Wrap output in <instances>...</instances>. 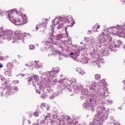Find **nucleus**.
Instances as JSON below:
<instances>
[{
    "label": "nucleus",
    "mask_w": 125,
    "mask_h": 125,
    "mask_svg": "<svg viewBox=\"0 0 125 125\" xmlns=\"http://www.w3.org/2000/svg\"><path fill=\"white\" fill-rule=\"evenodd\" d=\"M111 28L106 30H104L101 34H100L97 38L98 41L97 45L99 47H102V45H106L113 52H116L120 48V45L122 44V41L118 40L117 45L112 41V37L110 35L107 34L108 31H110Z\"/></svg>",
    "instance_id": "2"
},
{
    "label": "nucleus",
    "mask_w": 125,
    "mask_h": 125,
    "mask_svg": "<svg viewBox=\"0 0 125 125\" xmlns=\"http://www.w3.org/2000/svg\"><path fill=\"white\" fill-rule=\"evenodd\" d=\"M29 49H31V50L35 49V46L34 45H29Z\"/></svg>",
    "instance_id": "42"
},
{
    "label": "nucleus",
    "mask_w": 125,
    "mask_h": 125,
    "mask_svg": "<svg viewBox=\"0 0 125 125\" xmlns=\"http://www.w3.org/2000/svg\"><path fill=\"white\" fill-rule=\"evenodd\" d=\"M99 42H98L97 43ZM97 43H96V46H93V48H94L93 50V51H91L90 53V54L91 56V57H92L93 58H95V57H97L98 56L97 55V49H98V47H99V46H98V45H97Z\"/></svg>",
    "instance_id": "14"
},
{
    "label": "nucleus",
    "mask_w": 125,
    "mask_h": 125,
    "mask_svg": "<svg viewBox=\"0 0 125 125\" xmlns=\"http://www.w3.org/2000/svg\"><path fill=\"white\" fill-rule=\"evenodd\" d=\"M8 12L6 11V12H4V13L1 12V11L0 10V15H1V16H3L4 14H7V15L8 16Z\"/></svg>",
    "instance_id": "40"
},
{
    "label": "nucleus",
    "mask_w": 125,
    "mask_h": 125,
    "mask_svg": "<svg viewBox=\"0 0 125 125\" xmlns=\"http://www.w3.org/2000/svg\"><path fill=\"white\" fill-rule=\"evenodd\" d=\"M84 40L85 41V42H90V41H91V39L88 38V37H85L84 38Z\"/></svg>",
    "instance_id": "39"
},
{
    "label": "nucleus",
    "mask_w": 125,
    "mask_h": 125,
    "mask_svg": "<svg viewBox=\"0 0 125 125\" xmlns=\"http://www.w3.org/2000/svg\"><path fill=\"white\" fill-rule=\"evenodd\" d=\"M74 53H73V52H71V53H70V56H71V57L72 58H73V57H74Z\"/></svg>",
    "instance_id": "45"
},
{
    "label": "nucleus",
    "mask_w": 125,
    "mask_h": 125,
    "mask_svg": "<svg viewBox=\"0 0 125 125\" xmlns=\"http://www.w3.org/2000/svg\"><path fill=\"white\" fill-rule=\"evenodd\" d=\"M1 81H4V78H3V76H1Z\"/></svg>",
    "instance_id": "48"
},
{
    "label": "nucleus",
    "mask_w": 125,
    "mask_h": 125,
    "mask_svg": "<svg viewBox=\"0 0 125 125\" xmlns=\"http://www.w3.org/2000/svg\"><path fill=\"white\" fill-rule=\"evenodd\" d=\"M67 81H68L66 82V83H65L66 84L65 87H66L67 90H68L70 92H71V91H73V90H74L75 88L71 89V85H70V84H68V83L70 82L71 83H77V79H76L75 78H72L70 81L68 80Z\"/></svg>",
    "instance_id": "12"
},
{
    "label": "nucleus",
    "mask_w": 125,
    "mask_h": 125,
    "mask_svg": "<svg viewBox=\"0 0 125 125\" xmlns=\"http://www.w3.org/2000/svg\"><path fill=\"white\" fill-rule=\"evenodd\" d=\"M41 76V79L42 80V83L41 85L42 86V89H43V92L44 93H48L49 90L47 86H50V84H52V81L49 78H48V73H42Z\"/></svg>",
    "instance_id": "6"
},
{
    "label": "nucleus",
    "mask_w": 125,
    "mask_h": 125,
    "mask_svg": "<svg viewBox=\"0 0 125 125\" xmlns=\"http://www.w3.org/2000/svg\"><path fill=\"white\" fill-rule=\"evenodd\" d=\"M39 77L38 75H34L33 76L30 77L28 78V83L30 84V83L32 82V85L36 87L35 90L37 93L41 94V92H43L42 85H40L38 83L39 82Z\"/></svg>",
    "instance_id": "8"
},
{
    "label": "nucleus",
    "mask_w": 125,
    "mask_h": 125,
    "mask_svg": "<svg viewBox=\"0 0 125 125\" xmlns=\"http://www.w3.org/2000/svg\"><path fill=\"white\" fill-rule=\"evenodd\" d=\"M100 78H101V76L100 74H96L95 75V80H100Z\"/></svg>",
    "instance_id": "37"
},
{
    "label": "nucleus",
    "mask_w": 125,
    "mask_h": 125,
    "mask_svg": "<svg viewBox=\"0 0 125 125\" xmlns=\"http://www.w3.org/2000/svg\"><path fill=\"white\" fill-rule=\"evenodd\" d=\"M47 117H48V116H46L45 118H44V120H46V118H47Z\"/></svg>",
    "instance_id": "61"
},
{
    "label": "nucleus",
    "mask_w": 125,
    "mask_h": 125,
    "mask_svg": "<svg viewBox=\"0 0 125 125\" xmlns=\"http://www.w3.org/2000/svg\"><path fill=\"white\" fill-rule=\"evenodd\" d=\"M39 110L43 113V111H49L50 107L49 106L45 105V104L42 103L41 104V108Z\"/></svg>",
    "instance_id": "17"
},
{
    "label": "nucleus",
    "mask_w": 125,
    "mask_h": 125,
    "mask_svg": "<svg viewBox=\"0 0 125 125\" xmlns=\"http://www.w3.org/2000/svg\"><path fill=\"white\" fill-rule=\"evenodd\" d=\"M67 20H68V17H58L57 18H56L54 20L52 21L53 22H56L57 21V24H59L61 22H64V23H67Z\"/></svg>",
    "instance_id": "13"
},
{
    "label": "nucleus",
    "mask_w": 125,
    "mask_h": 125,
    "mask_svg": "<svg viewBox=\"0 0 125 125\" xmlns=\"http://www.w3.org/2000/svg\"><path fill=\"white\" fill-rule=\"evenodd\" d=\"M41 98H42V99H45V98H47L48 95L46 94H43L41 95Z\"/></svg>",
    "instance_id": "35"
},
{
    "label": "nucleus",
    "mask_w": 125,
    "mask_h": 125,
    "mask_svg": "<svg viewBox=\"0 0 125 125\" xmlns=\"http://www.w3.org/2000/svg\"><path fill=\"white\" fill-rule=\"evenodd\" d=\"M122 2H125V0H121Z\"/></svg>",
    "instance_id": "57"
},
{
    "label": "nucleus",
    "mask_w": 125,
    "mask_h": 125,
    "mask_svg": "<svg viewBox=\"0 0 125 125\" xmlns=\"http://www.w3.org/2000/svg\"><path fill=\"white\" fill-rule=\"evenodd\" d=\"M45 123L44 120H41L40 122L41 125H43Z\"/></svg>",
    "instance_id": "44"
},
{
    "label": "nucleus",
    "mask_w": 125,
    "mask_h": 125,
    "mask_svg": "<svg viewBox=\"0 0 125 125\" xmlns=\"http://www.w3.org/2000/svg\"><path fill=\"white\" fill-rule=\"evenodd\" d=\"M67 23H71L72 25L75 24V20H74L71 16H67Z\"/></svg>",
    "instance_id": "25"
},
{
    "label": "nucleus",
    "mask_w": 125,
    "mask_h": 125,
    "mask_svg": "<svg viewBox=\"0 0 125 125\" xmlns=\"http://www.w3.org/2000/svg\"><path fill=\"white\" fill-rule=\"evenodd\" d=\"M123 101H124V103H125V97H124V98H123Z\"/></svg>",
    "instance_id": "56"
},
{
    "label": "nucleus",
    "mask_w": 125,
    "mask_h": 125,
    "mask_svg": "<svg viewBox=\"0 0 125 125\" xmlns=\"http://www.w3.org/2000/svg\"><path fill=\"white\" fill-rule=\"evenodd\" d=\"M0 60H3V57L0 56Z\"/></svg>",
    "instance_id": "50"
},
{
    "label": "nucleus",
    "mask_w": 125,
    "mask_h": 125,
    "mask_svg": "<svg viewBox=\"0 0 125 125\" xmlns=\"http://www.w3.org/2000/svg\"><path fill=\"white\" fill-rule=\"evenodd\" d=\"M66 37H68V35L65 34H60L58 35H57L56 37H54L55 40H56L57 41V42H55V44H59V43H60V42H61V39H63V38H66Z\"/></svg>",
    "instance_id": "15"
},
{
    "label": "nucleus",
    "mask_w": 125,
    "mask_h": 125,
    "mask_svg": "<svg viewBox=\"0 0 125 125\" xmlns=\"http://www.w3.org/2000/svg\"><path fill=\"white\" fill-rule=\"evenodd\" d=\"M114 125H120V124H117V123H114Z\"/></svg>",
    "instance_id": "59"
},
{
    "label": "nucleus",
    "mask_w": 125,
    "mask_h": 125,
    "mask_svg": "<svg viewBox=\"0 0 125 125\" xmlns=\"http://www.w3.org/2000/svg\"><path fill=\"white\" fill-rule=\"evenodd\" d=\"M12 11L11 12L10 15H11V17H13V11H15L16 12H19V13H20V15H25L24 14H23V11H24V10L22 9L21 8H20V10H17L16 9L14 10H11Z\"/></svg>",
    "instance_id": "21"
},
{
    "label": "nucleus",
    "mask_w": 125,
    "mask_h": 125,
    "mask_svg": "<svg viewBox=\"0 0 125 125\" xmlns=\"http://www.w3.org/2000/svg\"><path fill=\"white\" fill-rule=\"evenodd\" d=\"M113 123H115V120L112 117H110L108 118V125H112V124H113Z\"/></svg>",
    "instance_id": "30"
},
{
    "label": "nucleus",
    "mask_w": 125,
    "mask_h": 125,
    "mask_svg": "<svg viewBox=\"0 0 125 125\" xmlns=\"http://www.w3.org/2000/svg\"><path fill=\"white\" fill-rule=\"evenodd\" d=\"M66 120L67 122H68V121H69V120H70V116H66Z\"/></svg>",
    "instance_id": "46"
},
{
    "label": "nucleus",
    "mask_w": 125,
    "mask_h": 125,
    "mask_svg": "<svg viewBox=\"0 0 125 125\" xmlns=\"http://www.w3.org/2000/svg\"><path fill=\"white\" fill-rule=\"evenodd\" d=\"M76 71L78 72L79 74L80 75H81V76H83V75L85 74V72H84V71H83V69H82L81 68L76 69Z\"/></svg>",
    "instance_id": "27"
},
{
    "label": "nucleus",
    "mask_w": 125,
    "mask_h": 125,
    "mask_svg": "<svg viewBox=\"0 0 125 125\" xmlns=\"http://www.w3.org/2000/svg\"><path fill=\"white\" fill-rule=\"evenodd\" d=\"M91 32H92L91 30L88 31L87 32L88 34L89 35L90 34H91Z\"/></svg>",
    "instance_id": "47"
},
{
    "label": "nucleus",
    "mask_w": 125,
    "mask_h": 125,
    "mask_svg": "<svg viewBox=\"0 0 125 125\" xmlns=\"http://www.w3.org/2000/svg\"><path fill=\"white\" fill-rule=\"evenodd\" d=\"M25 65L27 66V68H29L30 67V66L29 65H28V64H27V63H25Z\"/></svg>",
    "instance_id": "52"
},
{
    "label": "nucleus",
    "mask_w": 125,
    "mask_h": 125,
    "mask_svg": "<svg viewBox=\"0 0 125 125\" xmlns=\"http://www.w3.org/2000/svg\"><path fill=\"white\" fill-rule=\"evenodd\" d=\"M67 42H70V39H68V40H67Z\"/></svg>",
    "instance_id": "63"
},
{
    "label": "nucleus",
    "mask_w": 125,
    "mask_h": 125,
    "mask_svg": "<svg viewBox=\"0 0 125 125\" xmlns=\"http://www.w3.org/2000/svg\"><path fill=\"white\" fill-rule=\"evenodd\" d=\"M53 71L55 72V74H58V73H59V71H60V68L59 67H57L55 68Z\"/></svg>",
    "instance_id": "34"
},
{
    "label": "nucleus",
    "mask_w": 125,
    "mask_h": 125,
    "mask_svg": "<svg viewBox=\"0 0 125 125\" xmlns=\"http://www.w3.org/2000/svg\"><path fill=\"white\" fill-rule=\"evenodd\" d=\"M119 109H120V110H122V107L121 106L119 107Z\"/></svg>",
    "instance_id": "62"
},
{
    "label": "nucleus",
    "mask_w": 125,
    "mask_h": 125,
    "mask_svg": "<svg viewBox=\"0 0 125 125\" xmlns=\"http://www.w3.org/2000/svg\"><path fill=\"white\" fill-rule=\"evenodd\" d=\"M79 62H82V63H88V59L87 57H85V55H83L81 56V58L78 60Z\"/></svg>",
    "instance_id": "18"
},
{
    "label": "nucleus",
    "mask_w": 125,
    "mask_h": 125,
    "mask_svg": "<svg viewBox=\"0 0 125 125\" xmlns=\"http://www.w3.org/2000/svg\"><path fill=\"white\" fill-rule=\"evenodd\" d=\"M123 48L124 49H125V44L123 45Z\"/></svg>",
    "instance_id": "58"
},
{
    "label": "nucleus",
    "mask_w": 125,
    "mask_h": 125,
    "mask_svg": "<svg viewBox=\"0 0 125 125\" xmlns=\"http://www.w3.org/2000/svg\"><path fill=\"white\" fill-rule=\"evenodd\" d=\"M18 90H19V89L17 86L9 87L7 91L6 89H5L2 92L1 94L6 97L9 96L10 94H13V93H15V91H18Z\"/></svg>",
    "instance_id": "10"
},
{
    "label": "nucleus",
    "mask_w": 125,
    "mask_h": 125,
    "mask_svg": "<svg viewBox=\"0 0 125 125\" xmlns=\"http://www.w3.org/2000/svg\"><path fill=\"white\" fill-rule=\"evenodd\" d=\"M107 48H103L102 49V51H101V53H102V54H103L104 55V53H105V51H106Z\"/></svg>",
    "instance_id": "41"
},
{
    "label": "nucleus",
    "mask_w": 125,
    "mask_h": 125,
    "mask_svg": "<svg viewBox=\"0 0 125 125\" xmlns=\"http://www.w3.org/2000/svg\"><path fill=\"white\" fill-rule=\"evenodd\" d=\"M69 81L67 79H61L58 81V80L55 79L53 80V82H52V84H50V86H47L48 90L49 91L48 92H50L51 90L49 89V87H50L51 85H54V84H58V83H61L59 86H58L57 88V90L59 91V94H61L62 93V90L65 89L66 88V83H68Z\"/></svg>",
    "instance_id": "9"
},
{
    "label": "nucleus",
    "mask_w": 125,
    "mask_h": 125,
    "mask_svg": "<svg viewBox=\"0 0 125 125\" xmlns=\"http://www.w3.org/2000/svg\"><path fill=\"white\" fill-rule=\"evenodd\" d=\"M13 68V65L11 63H9L7 64V70L6 71L7 73H8V74H10L11 72V70H12Z\"/></svg>",
    "instance_id": "26"
},
{
    "label": "nucleus",
    "mask_w": 125,
    "mask_h": 125,
    "mask_svg": "<svg viewBox=\"0 0 125 125\" xmlns=\"http://www.w3.org/2000/svg\"><path fill=\"white\" fill-rule=\"evenodd\" d=\"M24 37H26V34L21 32L20 30L15 31L13 34L12 30H3V29L0 28V43L2 42L3 40L5 39L8 41L13 40L12 42L17 41L24 42Z\"/></svg>",
    "instance_id": "3"
},
{
    "label": "nucleus",
    "mask_w": 125,
    "mask_h": 125,
    "mask_svg": "<svg viewBox=\"0 0 125 125\" xmlns=\"http://www.w3.org/2000/svg\"><path fill=\"white\" fill-rule=\"evenodd\" d=\"M103 46H106V47H107V48L106 49L104 55H105V56H108V55L110 54V52L113 51L111 50V49L109 48L107 45H103Z\"/></svg>",
    "instance_id": "24"
},
{
    "label": "nucleus",
    "mask_w": 125,
    "mask_h": 125,
    "mask_svg": "<svg viewBox=\"0 0 125 125\" xmlns=\"http://www.w3.org/2000/svg\"><path fill=\"white\" fill-rule=\"evenodd\" d=\"M12 10L8 11V17L9 20L15 25H24L28 22L27 20V17L26 15H18L17 19L13 18V17H11V12Z\"/></svg>",
    "instance_id": "5"
},
{
    "label": "nucleus",
    "mask_w": 125,
    "mask_h": 125,
    "mask_svg": "<svg viewBox=\"0 0 125 125\" xmlns=\"http://www.w3.org/2000/svg\"><path fill=\"white\" fill-rule=\"evenodd\" d=\"M34 66L35 68H36L37 69H41L43 67V65H42V63L39 62V61H34Z\"/></svg>",
    "instance_id": "19"
},
{
    "label": "nucleus",
    "mask_w": 125,
    "mask_h": 125,
    "mask_svg": "<svg viewBox=\"0 0 125 125\" xmlns=\"http://www.w3.org/2000/svg\"><path fill=\"white\" fill-rule=\"evenodd\" d=\"M27 122H28V125H30L31 124V121H30V120H28Z\"/></svg>",
    "instance_id": "55"
},
{
    "label": "nucleus",
    "mask_w": 125,
    "mask_h": 125,
    "mask_svg": "<svg viewBox=\"0 0 125 125\" xmlns=\"http://www.w3.org/2000/svg\"><path fill=\"white\" fill-rule=\"evenodd\" d=\"M55 25H50L51 28H52L51 29H50L49 30V34H50V36H53L54 34V29L53 28H54Z\"/></svg>",
    "instance_id": "28"
},
{
    "label": "nucleus",
    "mask_w": 125,
    "mask_h": 125,
    "mask_svg": "<svg viewBox=\"0 0 125 125\" xmlns=\"http://www.w3.org/2000/svg\"><path fill=\"white\" fill-rule=\"evenodd\" d=\"M13 83H14V84H17L18 83H19V81H18V80H16V81H13Z\"/></svg>",
    "instance_id": "43"
},
{
    "label": "nucleus",
    "mask_w": 125,
    "mask_h": 125,
    "mask_svg": "<svg viewBox=\"0 0 125 125\" xmlns=\"http://www.w3.org/2000/svg\"><path fill=\"white\" fill-rule=\"evenodd\" d=\"M48 77L49 78L50 80L53 79V78H55L56 77V73H55V71L53 70H52L51 71H48Z\"/></svg>",
    "instance_id": "20"
},
{
    "label": "nucleus",
    "mask_w": 125,
    "mask_h": 125,
    "mask_svg": "<svg viewBox=\"0 0 125 125\" xmlns=\"http://www.w3.org/2000/svg\"><path fill=\"white\" fill-rule=\"evenodd\" d=\"M99 63H103V61H102V59H99L97 60V61L95 62V63H96V64H97V65H99Z\"/></svg>",
    "instance_id": "36"
},
{
    "label": "nucleus",
    "mask_w": 125,
    "mask_h": 125,
    "mask_svg": "<svg viewBox=\"0 0 125 125\" xmlns=\"http://www.w3.org/2000/svg\"><path fill=\"white\" fill-rule=\"evenodd\" d=\"M109 29H111L106 32V34L109 35L111 33L113 35H117L122 38H125L124 24L122 25L118 24L117 26L111 27L104 30H109Z\"/></svg>",
    "instance_id": "7"
},
{
    "label": "nucleus",
    "mask_w": 125,
    "mask_h": 125,
    "mask_svg": "<svg viewBox=\"0 0 125 125\" xmlns=\"http://www.w3.org/2000/svg\"><path fill=\"white\" fill-rule=\"evenodd\" d=\"M97 114L95 115V121L90 125H102L105 120L107 119V116L109 114V109L104 106H98L96 110Z\"/></svg>",
    "instance_id": "4"
},
{
    "label": "nucleus",
    "mask_w": 125,
    "mask_h": 125,
    "mask_svg": "<svg viewBox=\"0 0 125 125\" xmlns=\"http://www.w3.org/2000/svg\"><path fill=\"white\" fill-rule=\"evenodd\" d=\"M86 88H83V85L80 83H76L74 85V92L75 93H79L81 90L82 95L80 99L83 100L86 97L87 92H92L93 94L94 91L99 87L97 92L98 97L93 96L89 98L88 100L85 101V103L83 104V108L91 110L92 112L94 110V104L97 101H99L101 99H104L106 96L105 93L108 92V88L107 83L104 79L101 80L100 82L97 83L95 81L89 82L86 85ZM87 88V89H86Z\"/></svg>",
    "instance_id": "1"
},
{
    "label": "nucleus",
    "mask_w": 125,
    "mask_h": 125,
    "mask_svg": "<svg viewBox=\"0 0 125 125\" xmlns=\"http://www.w3.org/2000/svg\"><path fill=\"white\" fill-rule=\"evenodd\" d=\"M68 27H70V25H67L65 27V31H67V28H68Z\"/></svg>",
    "instance_id": "53"
},
{
    "label": "nucleus",
    "mask_w": 125,
    "mask_h": 125,
    "mask_svg": "<svg viewBox=\"0 0 125 125\" xmlns=\"http://www.w3.org/2000/svg\"><path fill=\"white\" fill-rule=\"evenodd\" d=\"M62 43H59V44L60 47L61 48L62 50H66V49H67V45L66 44V43H65V42H63V41H62Z\"/></svg>",
    "instance_id": "22"
},
{
    "label": "nucleus",
    "mask_w": 125,
    "mask_h": 125,
    "mask_svg": "<svg viewBox=\"0 0 125 125\" xmlns=\"http://www.w3.org/2000/svg\"><path fill=\"white\" fill-rule=\"evenodd\" d=\"M106 102L107 104H109V105H111V104H113V100L111 99H108L106 100Z\"/></svg>",
    "instance_id": "38"
},
{
    "label": "nucleus",
    "mask_w": 125,
    "mask_h": 125,
    "mask_svg": "<svg viewBox=\"0 0 125 125\" xmlns=\"http://www.w3.org/2000/svg\"><path fill=\"white\" fill-rule=\"evenodd\" d=\"M32 125H40V124L39 123H34Z\"/></svg>",
    "instance_id": "49"
},
{
    "label": "nucleus",
    "mask_w": 125,
    "mask_h": 125,
    "mask_svg": "<svg viewBox=\"0 0 125 125\" xmlns=\"http://www.w3.org/2000/svg\"><path fill=\"white\" fill-rule=\"evenodd\" d=\"M81 44H83V42H81Z\"/></svg>",
    "instance_id": "64"
},
{
    "label": "nucleus",
    "mask_w": 125,
    "mask_h": 125,
    "mask_svg": "<svg viewBox=\"0 0 125 125\" xmlns=\"http://www.w3.org/2000/svg\"><path fill=\"white\" fill-rule=\"evenodd\" d=\"M38 112H35L33 114L34 116H35V117H39V113H42V111H41L40 109L38 110Z\"/></svg>",
    "instance_id": "33"
},
{
    "label": "nucleus",
    "mask_w": 125,
    "mask_h": 125,
    "mask_svg": "<svg viewBox=\"0 0 125 125\" xmlns=\"http://www.w3.org/2000/svg\"><path fill=\"white\" fill-rule=\"evenodd\" d=\"M50 42L55 44L54 41H51L48 42V44H47V47H46V48H48L51 51V53L48 55V57L50 56V55H55V54L58 52V50H57V49H55L54 47L50 45Z\"/></svg>",
    "instance_id": "11"
},
{
    "label": "nucleus",
    "mask_w": 125,
    "mask_h": 125,
    "mask_svg": "<svg viewBox=\"0 0 125 125\" xmlns=\"http://www.w3.org/2000/svg\"><path fill=\"white\" fill-rule=\"evenodd\" d=\"M80 53H81L80 52V50H76L74 52L73 59H74V60H77V59L78 58V56H80Z\"/></svg>",
    "instance_id": "23"
},
{
    "label": "nucleus",
    "mask_w": 125,
    "mask_h": 125,
    "mask_svg": "<svg viewBox=\"0 0 125 125\" xmlns=\"http://www.w3.org/2000/svg\"><path fill=\"white\" fill-rule=\"evenodd\" d=\"M47 19H43V22L42 23H39L36 25V29L38 30V29H40L42 27L43 28L46 27V23H47Z\"/></svg>",
    "instance_id": "16"
},
{
    "label": "nucleus",
    "mask_w": 125,
    "mask_h": 125,
    "mask_svg": "<svg viewBox=\"0 0 125 125\" xmlns=\"http://www.w3.org/2000/svg\"><path fill=\"white\" fill-rule=\"evenodd\" d=\"M99 28H100V25H97L96 24V25L94 26V28L93 29V31L94 32H98L97 29H99Z\"/></svg>",
    "instance_id": "32"
},
{
    "label": "nucleus",
    "mask_w": 125,
    "mask_h": 125,
    "mask_svg": "<svg viewBox=\"0 0 125 125\" xmlns=\"http://www.w3.org/2000/svg\"><path fill=\"white\" fill-rule=\"evenodd\" d=\"M123 83H124V88H125V80H124L123 82Z\"/></svg>",
    "instance_id": "51"
},
{
    "label": "nucleus",
    "mask_w": 125,
    "mask_h": 125,
    "mask_svg": "<svg viewBox=\"0 0 125 125\" xmlns=\"http://www.w3.org/2000/svg\"><path fill=\"white\" fill-rule=\"evenodd\" d=\"M59 23H60L59 25L57 27V29H58V30H60V29H62V28L64 27V23L62 21H60V22Z\"/></svg>",
    "instance_id": "31"
},
{
    "label": "nucleus",
    "mask_w": 125,
    "mask_h": 125,
    "mask_svg": "<svg viewBox=\"0 0 125 125\" xmlns=\"http://www.w3.org/2000/svg\"><path fill=\"white\" fill-rule=\"evenodd\" d=\"M60 94H59V91H58V93L57 94H54L53 93V92H52L51 95L49 96L50 99H53L55 97V96H57L59 95Z\"/></svg>",
    "instance_id": "29"
},
{
    "label": "nucleus",
    "mask_w": 125,
    "mask_h": 125,
    "mask_svg": "<svg viewBox=\"0 0 125 125\" xmlns=\"http://www.w3.org/2000/svg\"><path fill=\"white\" fill-rule=\"evenodd\" d=\"M3 65L2 63H0V68H1Z\"/></svg>",
    "instance_id": "54"
},
{
    "label": "nucleus",
    "mask_w": 125,
    "mask_h": 125,
    "mask_svg": "<svg viewBox=\"0 0 125 125\" xmlns=\"http://www.w3.org/2000/svg\"><path fill=\"white\" fill-rule=\"evenodd\" d=\"M29 116V117H32V116H33V114H30Z\"/></svg>",
    "instance_id": "60"
}]
</instances>
